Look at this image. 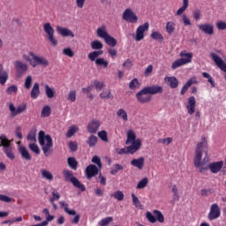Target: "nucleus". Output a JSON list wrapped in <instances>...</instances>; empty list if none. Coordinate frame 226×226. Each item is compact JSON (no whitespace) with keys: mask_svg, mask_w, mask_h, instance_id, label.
<instances>
[{"mask_svg":"<svg viewBox=\"0 0 226 226\" xmlns=\"http://www.w3.org/2000/svg\"><path fill=\"white\" fill-rule=\"evenodd\" d=\"M164 80L168 83V86H170L171 89H176V87L179 86V80H177V78L176 77H166Z\"/></svg>","mask_w":226,"mask_h":226,"instance_id":"nucleus-25","label":"nucleus"},{"mask_svg":"<svg viewBox=\"0 0 226 226\" xmlns=\"http://www.w3.org/2000/svg\"><path fill=\"white\" fill-rule=\"evenodd\" d=\"M23 59L26 61L32 68H36V66H43V68H47L49 64V60L45 58V56H37L33 51L28 52V55H23Z\"/></svg>","mask_w":226,"mask_h":226,"instance_id":"nucleus-4","label":"nucleus"},{"mask_svg":"<svg viewBox=\"0 0 226 226\" xmlns=\"http://www.w3.org/2000/svg\"><path fill=\"white\" fill-rule=\"evenodd\" d=\"M180 56H182L180 59H182L183 61H187L186 64H188V63H192V59L193 58V54L187 53L186 51H182L180 53Z\"/></svg>","mask_w":226,"mask_h":226,"instance_id":"nucleus-29","label":"nucleus"},{"mask_svg":"<svg viewBox=\"0 0 226 226\" xmlns=\"http://www.w3.org/2000/svg\"><path fill=\"white\" fill-rule=\"evenodd\" d=\"M149 30V23L146 22L144 25L139 26L136 30V41H140L144 40V33Z\"/></svg>","mask_w":226,"mask_h":226,"instance_id":"nucleus-14","label":"nucleus"},{"mask_svg":"<svg viewBox=\"0 0 226 226\" xmlns=\"http://www.w3.org/2000/svg\"><path fill=\"white\" fill-rule=\"evenodd\" d=\"M98 174V167L94 164H90L86 169V175L87 179H91L92 177H94V176H97Z\"/></svg>","mask_w":226,"mask_h":226,"instance_id":"nucleus-21","label":"nucleus"},{"mask_svg":"<svg viewBox=\"0 0 226 226\" xmlns=\"http://www.w3.org/2000/svg\"><path fill=\"white\" fill-rule=\"evenodd\" d=\"M207 163H209V156L207 155V141L206 138L201 139V142L196 146L194 165L202 170H207Z\"/></svg>","mask_w":226,"mask_h":226,"instance_id":"nucleus-1","label":"nucleus"},{"mask_svg":"<svg viewBox=\"0 0 226 226\" xmlns=\"http://www.w3.org/2000/svg\"><path fill=\"white\" fill-rule=\"evenodd\" d=\"M172 138H166V139H159L157 140L158 144H164L165 146H169V144H171Z\"/></svg>","mask_w":226,"mask_h":226,"instance_id":"nucleus-61","label":"nucleus"},{"mask_svg":"<svg viewBox=\"0 0 226 226\" xmlns=\"http://www.w3.org/2000/svg\"><path fill=\"white\" fill-rule=\"evenodd\" d=\"M109 33L107 32V29L105 26L97 28V36L99 38H102V40H105L109 36Z\"/></svg>","mask_w":226,"mask_h":226,"instance_id":"nucleus-30","label":"nucleus"},{"mask_svg":"<svg viewBox=\"0 0 226 226\" xmlns=\"http://www.w3.org/2000/svg\"><path fill=\"white\" fill-rule=\"evenodd\" d=\"M193 84H197V79L195 78H192L190 79L185 84V86L182 87L180 94L183 95L186 94V92L188 91V89H190V87H192V86H193Z\"/></svg>","mask_w":226,"mask_h":226,"instance_id":"nucleus-24","label":"nucleus"},{"mask_svg":"<svg viewBox=\"0 0 226 226\" xmlns=\"http://www.w3.org/2000/svg\"><path fill=\"white\" fill-rule=\"evenodd\" d=\"M44 88H45V93H46V96L47 98H54L56 92H54V89L51 88L49 85H44Z\"/></svg>","mask_w":226,"mask_h":226,"instance_id":"nucleus-37","label":"nucleus"},{"mask_svg":"<svg viewBox=\"0 0 226 226\" xmlns=\"http://www.w3.org/2000/svg\"><path fill=\"white\" fill-rule=\"evenodd\" d=\"M77 132H79V126L77 125H72L67 132H66V137L67 139H72V137H73V135H75L77 133Z\"/></svg>","mask_w":226,"mask_h":226,"instance_id":"nucleus-31","label":"nucleus"},{"mask_svg":"<svg viewBox=\"0 0 226 226\" xmlns=\"http://www.w3.org/2000/svg\"><path fill=\"white\" fill-rule=\"evenodd\" d=\"M41 177L44 179H47V181H52L54 179V175L47 170H41Z\"/></svg>","mask_w":226,"mask_h":226,"instance_id":"nucleus-41","label":"nucleus"},{"mask_svg":"<svg viewBox=\"0 0 226 226\" xmlns=\"http://www.w3.org/2000/svg\"><path fill=\"white\" fill-rule=\"evenodd\" d=\"M10 79V76L8 74V71L4 70L3 67V64H0V84L1 86H4L6 82H8V79Z\"/></svg>","mask_w":226,"mask_h":226,"instance_id":"nucleus-22","label":"nucleus"},{"mask_svg":"<svg viewBox=\"0 0 226 226\" xmlns=\"http://www.w3.org/2000/svg\"><path fill=\"white\" fill-rule=\"evenodd\" d=\"M104 41L109 47H116L117 45V41L116 38L110 36V34L104 39Z\"/></svg>","mask_w":226,"mask_h":226,"instance_id":"nucleus-33","label":"nucleus"},{"mask_svg":"<svg viewBox=\"0 0 226 226\" xmlns=\"http://www.w3.org/2000/svg\"><path fill=\"white\" fill-rule=\"evenodd\" d=\"M144 162H146V159L144 157L132 159L131 161V165L132 167H136V169H139V170H142V169H144Z\"/></svg>","mask_w":226,"mask_h":226,"instance_id":"nucleus-23","label":"nucleus"},{"mask_svg":"<svg viewBox=\"0 0 226 226\" xmlns=\"http://www.w3.org/2000/svg\"><path fill=\"white\" fill-rule=\"evenodd\" d=\"M100 126H102V122H100V120H91L87 127L88 133H96V132L100 130Z\"/></svg>","mask_w":226,"mask_h":226,"instance_id":"nucleus-16","label":"nucleus"},{"mask_svg":"<svg viewBox=\"0 0 226 226\" xmlns=\"http://www.w3.org/2000/svg\"><path fill=\"white\" fill-rule=\"evenodd\" d=\"M117 116H118V117L123 121H128V113L124 109H119L117 111Z\"/></svg>","mask_w":226,"mask_h":226,"instance_id":"nucleus-39","label":"nucleus"},{"mask_svg":"<svg viewBox=\"0 0 226 226\" xmlns=\"http://www.w3.org/2000/svg\"><path fill=\"white\" fill-rule=\"evenodd\" d=\"M147 183H149V180L147 179V177H144L138 183L137 187H136L137 190H142V189L146 188V186H147Z\"/></svg>","mask_w":226,"mask_h":226,"instance_id":"nucleus-44","label":"nucleus"},{"mask_svg":"<svg viewBox=\"0 0 226 226\" xmlns=\"http://www.w3.org/2000/svg\"><path fill=\"white\" fill-rule=\"evenodd\" d=\"M96 142H98V137L94 135H91L87 140V144H88L89 147H94V146H96Z\"/></svg>","mask_w":226,"mask_h":226,"instance_id":"nucleus-42","label":"nucleus"},{"mask_svg":"<svg viewBox=\"0 0 226 226\" xmlns=\"http://www.w3.org/2000/svg\"><path fill=\"white\" fill-rule=\"evenodd\" d=\"M56 33H58V34L64 38H68V36L70 38H75V34H73V31L66 27L56 26Z\"/></svg>","mask_w":226,"mask_h":226,"instance_id":"nucleus-17","label":"nucleus"},{"mask_svg":"<svg viewBox=\"0 0 226 226\" xmlns=\"http://www.w3.org/2000/svg\"><path fill=\"white\" fill-rule=\"evenodd\" d=\"M32 85H33V77L31 75H29L25 79L26 89H31Z\"/></svg>","mask_w":226,"mask_h":226,"instance_id":"nucleus-55","label":"nucleus"},{"mask_svg":"<svg viewBox=\"0 0 226 226\" xmlns=\"http://www.w3.org/2000/svg\"><path fill=\"white\" fill-rule=\"evenodd\" d=\"M38 141L41 147L42 153L44 156H50L53 153L54 149V142L52 140V137L49 134H45L43 131H40L38 133Z\"/></svg>","mask_w":226,"mask_h":226,"instance_id":"nucleus-3","label":"nucleus"},{"mask_svg":"<svg viewBox=\"0 0 226 226\" xmlns=\"http://www.w3.org/2000/svg\"><path fill=\"white\" fill-rule=\"evenodd\" d=\"M63 54L64 56H67L68 57H73V56H75V53L73 52V50H72L71 48H66L63 49Z\"/></svg>","mask_w":226,"mask_h":226,"instance_id":"nucleus-60","label":"nucleus"},{"mask_svg":"<svg viewBox=\"0 0 226 226\" xmlns=\"http://www.w3.org/2000/svg\"><path fill=\"white\" fill-rule=\"evenodd\" d=\"M100 56H103V50H94L88 54V59L94 62L97 66L109 68V61Z\"/></svg>","mask_w":226,"mask_h":226,"instance_id":"nucleus-6","label":"nucleus"},{"mask_svg":"<svg viewBox=\"0 0 226 226\" xmlns=\"http://www.w3.org/2000/svg\"><path fill=\"white\" fill-rule=\"evenodd\" d=\"M28 147L30 151H33V153H35V154H40V147H38L36 143H30Z\"/></svg>","mask_w":226,"mask_h":226,"instance_id":"nucleus-50","label":"nucleus"},{"mask_svg":"<svg viewBox=\"0 0 226 226\" xmlns=\"http://www.w3.org/2000/svg\"><path fill=\"white\" fill-rule=\"evenodd\" d=\"M100 96L102 98V99H106V100H112V98H114V96H112V94L110 93V90H106V91H103L100 94Z\"/></svg>","mask_w":226,"mask_h":226,"instance_id":"nucleus-49","label":"nucleus"},{"mask_svg":"<svg viewBox=\"0 0 226 226\" xmlns=\"http://www.w3.org/2000/svg\"><path fill=\"white\" fill-rule=\"evenodd\" d=\"M139 141V149L140 147H142V140H140V139H137V135L135 134V132H133V130H129L127 132V139L125 140V144L126 146H135V144H137V142Z\"/></svg>","mask_w":226,"mask_h":226,"instance_id":"nucleus-10","label":"nucleus"},{"mask_svg":"<svg viewBox=\"0 0 226 226\" xmlns=\"http://www.w3.org/2000/svg\"><path fill=\"white\" fill-rule=\"evenodd\" d=\"M210 57L213 59L214 63L216 64L219 70L226 72L225 61H223V59H222L220 56L216 55V53H211Z\"/></svg>","mask_w":226,"mask_h":226,"instance_id":"nucleus-13","label":"nucleus"},{"mask_svg":"<svg viewBox=\"0 0 226 226\" xmlns=\"http://www.w3.org/2000/svg\"><path fill=\"white\" fill-rule=\"evenodd\" d=\"M71 183L75 186V188H79V190H81V192H86V186L80 183L77 177H73Z\"/></svg>","mask_w":226,"mask_h":226,"instance_id":"nucleus-32","label":"nucleus"},{"mask_svg":"<svg viewBox=\"0 0 226 226\" xmlns=\"http://www.w3.org/2000/svg\"><path fill=\"white\" fill-rule=\"evenodd\" d=\"M67 163L71 169L73 170H77V167H79V162H77V160L74 157H69L67 159Z\"/></svg>","mask_w":226,"mask_h":226,"instance_id":"nucleus-35","label":"nucleus"},{"mask_svg":"<svg viewBox=\"0 0 226 226\" xmlns=\"http://www.w3.org/2000/svg\"><path fill=\"white\" fill-rule=\"evenodd\" d=\"M176 31V23L173 21H169L166 24V32L168 34H172Z\"/></svg>","mask_w":226,"mask_h":226,"instance_id":"nucleus-34","label":"nucleus"},{"mask_svg":"<svg viewBox=\"0 0 226 226\" xmlns=\"http://www.w3.org/2000/svg\"><path fill=\"white\" fill-rule=\"evenodd\" d=\"M202 77L207 79V82H209L210 86H212V87H215V80H213V77H211V74L207 72H202Z\"/></svg>","mask_w":226,"mask_h":226,"instance_id":"nucleus-52","label":"nucleus"},{"mask_svg":"<svg viewBox=\"0 0 226 226\" xmlns=\"http://www.w3.org/2000/svg\"><path fill=\"white\" fill-rule=\"evenodd\" d=\"M19 151L22 158H24V160L31 161V159H32L31 154H29V150H27V148H26V147H24V146L19 147Z\"/></svg>","mask_w":226,"mask_h":226,"instance_id":"nucleus-27","label":"nucleus"},{"mask_svg":"<svg viewBox=\"0 0 226 226\" xmlns=\"http://www.w3.org/2000/svg\"><path fill=\"white\" fill-rule=\"evenodd\" d=\"M220 215H222V212L220 211V207H218V204H212L210 207V212L208 214V219L216 220V218H220Z\"/></svg>","mask_w":226,"mask_h":226,"instance_id":"nucleus-15","label":"nucleus"},{"mask_svg":"<svg viewBox=\"0 0 226 226\" xmlns=\"http://www.w3.org/2000/svg\"><path fill=\"white\" fill-rule=\"evenodd\" d=\"M122 19L126 22H130L131 24H137L139 21V17H137V14H135V12H133V11L130 8L124 10L122 14Z\"/></svg>","mask_w":226,"mask_h":226,"instance_id":"nucleus-9","label":"nucleus"},{"mask_svg":"<svg viewBox=\"0 0 226 226\" xmlns=\"http://www.w3.org/2000/svg\"><path fill=\"white\" fill-rule=\"evenodd\" d=\"M98 137L103 140V142H108L109 138L107 137V132L105 131H102L98 132Z\"/></svg>","mask_w":226,"mask_h":226,"instance_id":"nucleus-62","label":"nucleus"},{"mask_svg":"<svg viewBox=\"0 0 226 226\" xmlns=\"http://www.w3.org/2000/svg\"><path fill=\"white\" fill-rule=\"evenodd\" d=\"M31 98H33V100H36V98H38L40 96V84L38 83H34V87L31 90Z\"/></svg>","mask_w":226,"mask_h":226,"instance_id":"nucleus-28","label":"nucleus"},{"mask_svg":"<svg viewBox=\"0 0 226 226\" xmlns=\"http://www.w3.org/2000/svg\"><path fill=\"white\" fill-rule=\"evenodd\" d=\"M12 141V139H9L4 134L0 136V147H2L9 160H15V153H13V146L11 145Z\"/></svg>","mask_w":226,"mask_h":226,"instance_id":"nucleus-5","label":"nucleus"},{"mask_svg":"<svg viewBox=\"0 0 226 226\" xmlns=\"http://www.w3.org/2000/svg\"><path fill=\"white\" fill-rule=\"evenodd\" d=\"M151 38H153V40H163V35L159 32H153L151 34Z\"/></svg>","mask_w":226,"mask_h":226,"instance_id":"nucleus-63","label":"nucleus"},{"mask_svg":"<svg viewBox=\"0 0 226 226\" xmlns=\"http://www.w3.org/2000/svg\"><path fill=\"white\" fill-rule=\"evenodd\" d=\"M0 200L1 202H6L7 204H9L10 202H11V200H13V199L4 194H0Z\"/></svg>","mask_w":226,"mask_h":226,"instance_id":"nucleus-64","label":"nucleus"},{"mask_svg":"<svg viewBox=\"0 0 226 226\" xmlns=\"http://www.w3.org/2000/svg\"><path fill=\"white\" fill-rule=\"evenodd\" d=\"M19 91V87L16 85H12L6 88L7 94H13V93H17Z\"/></svg>","mask_w":226,"mask_h":226,"instance_id":"nucleus-58","label":"nucleus"},{"mask_svg":"<svg viewBox=\"0 0 226 226\" xmlns=\"http://www.w3.org/2000/svg\"><path fill=\"white\" fill-rule=\"evenodd\" d=\"M93 86H94L95 89L98 91H102L103 87H105V84L102 81L94 80L93 83Z\"/></svg>","mask_w":226,"mask_h":226,"instance_id":"nucleus-56","label":"nucleus"},{"mask_svg":"<svg viewBox=\"0 0 226 226\" xmlns=\"http://www.w3.org/2000/svg\"><path fill=\"white\" fill-rule=\"evenodd\" d=\"M139 79H133L130 84H129V87L130 89H139Z\"/></svg>","mask_w":226,"mask_h":226,"instance_id":"nucleus-57","label":"nucleus"},{"mask_svg":"<svg viewBox=\"0 0 226 226\" xmlns=\"http://www.w3.org/2000/svg\"><path fill=\"white\" fill-rule=\"evenodd\" d=\"M202 77L207 79V82H209L210 86H212V87H215V80H213V77H211V74L207 72H202Z\"/></svg>","mask_w":226,"mask_h":226,"instance_id":"nucleus-51","label":"nucleus"},{"mask_svg":"<svg viewBox=\"0 0 226 226\" xmlns=\"http://www.w3.org/2000/svg\"><path fill=\"white\" fill-rule=\"evenodd\" d=\"M26 140H29L30 144L36 143V129L27 134Z\"/></svg>","mask_w":226,"mask_h":226,"instance_id":"nucleus-40","label":"nucleus"},{"mask_svg":"<svg viewBox=\"0 0 226 226\" xmlns=\"http://www.w3.org/2000/svg\"><path fill=\"white\" fill-rule=\"evenodd\" d=\"M223 168V161L212 162L208 164L207 169L212 172V174H218Z\"/></svg>","mask_w":226,"mask_h":226,"instance_id":"nucleus-20","label":"nucleus"},{"mask_svg":"<svg viewBox=\"0 0 226 226\" xmlns=\"http://www.w3.org/2000/svg\"><path fill=\"white\" fill-rule=\"evenodd\" d=\"M114 219L112 217H106L102 219L99 222L98 225L99 226H107L110 223V222H112Z\"/></svg>","mask_w":226,"mask_h":226,"instance_id":"nucleus-53","label":"nucleus"},{"mask_svg":"<svg viewBox=\"0 0 226 226\" xmlns=\"http://www.w3.org/2000/svg\"><path fill=\"white\" fill-rule=\"evenodd\" d=\"M154 215H155L156 219L160 223H163V222H165V217H163V214H162L160 210H154Z\"/></svg>","mask_w":226,"mask_h":226,"instance_id":"nucleus-48","label":"nucleus"},{"mask_svg":"<svg viewBox=\"0 0 226 226\" xmlns=\"http://www.w3.org/2000/svg\"><path fill=\"white\" fill-rule=\"evenodd\" d=\"M146 217L150 223H156V217L151 212H147Z\"/></svg>","mask_w":226,"mask_h":226,"instance_id":"nucleus-59","label":"nucleus"},{"mask_svg":"<svg viewBox=\"0 0 226 226\" xmlns=\"http://www.w3.org/2000/svg\"><path fill=\"white\" fill-rule=\"evenodd\" d=\"M67 100H69V102H75V100H77V92L75 90H70Z\"/></svg>","mask_w":226,"mask_h":226,"instance_id":"nucleus-54","label":"nucleus"},{"mask_svg":"<svg viewBox=\"0 0 226 226\" xmlns=\"http://www.w3.org/2000/svg\"><path fill=\"white\" fill-rule=\"evenodd\" d=\"M26 109L27 106L26 104H22L20 106H18L17 108H15V105H13V103L9 104V110L11 112V117H15V116H19V114L26 112Z\"/></svg>","mask_w":226,"mask_h":226,"instance_id":"nucleus-12","label":"nucleus"},{"mask_svg":"<svg viewBox=\"0 0 226 226\" xmlns=\"http://www.w3.org/2000/svg\"><path fill=\"white\" fill-rule=\"evenodd\" d=\"M110 197H113L114 199H116L117 200H119V201L124 200V194L121 191H117L116 192L111 194Z\"/></svg>","mask_w":226,"mask_h":226,"instance_id":"nucleus-46","label":"nucleus"},{"mask_svg":"<svg viewBox=\"0 0 226 226\" xmlns=\"http://www.w3.org/2000/svg\"><path fill=\"white\" fill-rule=\"evenodd\" d=\"M43 29L46 34L48 35V40L49 43H51L53 47H57V39L54 37V27H52L50 23H45L43 26Z\"/></svg>","mask_w":226,"mask_h":226,"instance_id":"nucleus-8","label":"nucleus"},{"mask_svg":"<svg viewBox=\"0 0 226 226\" xmlns=\"http://www.w3.org/2000/svg\"><path fill=\"white\" fill-rule=\"evenodd\" d=\"M91 49H93V50H102V49H103V43L98 40H95L91 42Z\"/></svg>","mask_w":226,"mask_h":226,"instance_id":"nucleus-38","label":"nucleus"},{"mask_svg":"<svg viewBox=\"0 0 226 226\" xmlns=\"http://www.w3.org/2000/svg\"><path fill=\"white\" fill-rule=\"evenodd\" d=\"M187 62L188 61H185L180 58L172 63L171 68L172 70H177V68H180V66H185V64H186Z\"/></svg>","mask_w":226,"mask_h":226,"instance_id":"nucleus-36","label":"nucleus"},{"mask_svg":"<svg viewBox=\"0 0 226 226\" xmlns=\"http://www.w3.org/2000/svg\"><path fill=\"white\" fill-rule=\"evenodd\" d=\"M140 149V141L138 140L135 145H130L128 147H125L124 148H118L117 149V154H135L137 151Z\"/></svg>","mask_w":226,"mask_h":226,"instance_id":"nucleus-7","label":"nucleus"},{"mask_svg":"<svg viewBox=\"0 0 226 226\" xmlns=\"http://www.w3.org/2000/svg\"><path fill=\"white\" fill-rule=\"evenodd\" d=\"M198 27L199 30L202 31V33H205V34H215V26H213V24H200Z\"/></svg>","mask_w":226,"mask_h":226,"instance_id":"nucleus-19","label":"nucleus"},{"mask_svg":"<svg viewBox=\"0 0 226 226\" xmlns=\"http://www.w3.org/2000/svg\"><path fill=\"white\" fill-rule=\"evenodd\" d=\"M59 206L60 207H62V209H64V213H66L70 216H75V215H77V211L68 208L69 205L68 203H66V201H59Z\"/></svg>","mask_w":226,"mask_h":226,"instance_id":"nucleus-26","label":"nucleus"},{"mask_svg":"<svg viewBox=\"0 0 226 226\" xmlns=\"http://www.w3.org/2000/svg\"><path fill=\"white\" fill-rule=\"evenodd\" d=\"M163 93V87L160 86L145 87L136 94V99L139 103H149L153 97L151 94Z\"/></svg>","mask_w":226,"mask_h":226,"instance_id":"nucleus-2","label":"nucleus"},{"mask_svg":"<svg viewBox=\"0 0 226 226\" xmlns=\"http://www.w3.org/2000/svg\"><path fill=\"white\" fill-rule=\"evenodd\" d=\"M124 169V167L121 164H115L113 165L112 170H110V174H112V176H116V174H117V172H119V170H123Z\"/></svg>","mask_w":226,"mask_h":226,"instance_id":"nucleus-45","label":"nucleus"},{"mask_svg":"<svg viewBox=\"0 0 226 226\" xmlns=\"http://www.w3.org/2000/svg\"><path fill=\"white\" fill-rule=\"evenodd\" d=\"M14 66L16 68V76L18 78L22 77V74L26 73L28 70L27 64H26L20 60H16L14 62Z\"/></svg>","mask_w":226,"mask_h":226,"instance_id":"nucleus-11","label":"nucleus"},{"mask_svg":"<svg viewBox=\"0 0 226 226\" xmlns=\"http://www.w3.org/2000/svg\"><path fill=\"white\" fill-rule=\"evenodd\" d=\"M197 105V101L195 100V97L191 96L188 98L187 105L185 108L187 109V114L189 116H192L195 113V107Z\"/></svg>","mask_w":226,"mask_h":226,"instance_id":"nucleus-18","label":"nucleus"},{"mask_svg":"<svg viewBox=\"0 0 226 226\" xmlns=\"http://www.w3.org/2000/svg\"><path fill=\"white\" fill-rule=\"evenodd\" d=\"M52 114V109L49 108V106H45L41 110V117H49Z\"/></svg>","mask_w":226,"mask_h":226,"instance_id":"nucleus-47","label":"nucleus"},{"mask_svg":"<svg viewBox=\"0 0 226 226\" xmlns=\"http://www.w3.org/2000/svg\"><path fill=\"white\" fill-rule=\"evenodd\" d=\"M63 174H64V177L65 181L72 182V180L74 179V177H73V171H71L68 170H64Z\"/></svg>","mask_w":226,"mask_h":226,"instance_id":"nucleus-43","label":"nucleus"}]
</instances>
